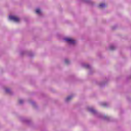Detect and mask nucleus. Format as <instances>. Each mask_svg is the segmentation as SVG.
Returning <instances> with one entry per match:
<instances>
[{
  "mask_svg": "<svg viewBox=\"0 0 131 131\" xmlns=\"http://www.w3.org/2000/svg\"><path fill=\"white\" fill-rule=\"evenodd\" d=\"M103 106H106V103H104V104H103Z\"/></svg>",
  "mask_w": 131,
  "mask_h": 131,
  "instance_id": "obj_11",
  "label": "nucleus"
},
{
  "mask_svg": "<svg viewBox=\"0 0 131 131\" xmlns=\"http://www.w3.org/2000/svg\"><path fill=\"white\" fill-rule=\"evenodd\" d=\"M9 19L10 20H12L14 22H19V21H20V18H19L15 16H12V15L9 16Z\"/></svg>",
  "mask_w": 131,
  "mask_h": 131,
  "instance_id": "obj_1",
  "label": "nucleus"
},
{
  "mask_svg": "<svg viewBox=\"0 0 131 131\" xmlns=\"http://www.w3.org/2000/svg\"><path fill=\"white\" fill-rule=\"evenodd\" d=\"M110 49L112 50H114V47L111 46Z\"/></svg>",
  "mask_w": 131,
  "mask_h": 131,
  "instance_id": "obj_8",
  "label": "nucleus"
},
{
  "mask_svg": "<svg viewBox=\"0 0 131 131\" xmlns=\"http://www.w3.org/2000/svg\"><path fill=\"white\" fill-rule=\"evenodd\" d=\"M72 98V97L71 96H69L66 98V101H69V100H71Z\"/></svg>",
  "mask_w": 131,
  "mask_h": 131,
  "instance_id": "obj_5",
  "label": "nucleus"
},
{
  "mask_svg": "<svg viewBox=\"0 0 131 131\" xmlns=\"http://www.w3.org/2000/svg\"><path fill=\"white\" fill-rule=\"evenodd\" d=\"M90 112H92V113H95V110L93 108H90Z\"/></svg>",
  "mask_w": 131,
  "mask_h": 131,
  "instance_id": "obj_6",
  "label": "nucleus"
},
{
  "mask_svg": "<svg viewBox=\"0 0 131 131\" xmlns=\"http://www.w3.org/2000/svg\"><path fill=\"white\" fill-rule=\"evenodd\" d=\"M6 93H9V92H10V89H6Z\"/></svg>",
  "mask_w": 131,
  "mask_h": 131,
  "instance_id": "obj_9",
  "label": "nucleus"
},
{
  "mask_svg": "<svg viewBox=\"0 0 131 131\" xmlns=\"http://www.w3.org/2000/svg\"><path fill=\"white\" fill-rule=\"evenodd\" d=\"M19 104H22L23 103V100H19Z\"/></svg>",
  "mask_w": 131,
  "mask_h": 131,
  "instance_id": "obj_10",
  "label": "nucleus"
},
{
  "mask_svg": "<svg viewBox=\"0 0 131 131\" xmlns=\"http://www.w3.org/2000/svg\"><path fill=\"white\" fill-rule=\"evenodd\" d=\"M99 8H105V4H101L99 6Z\"/></svg>",
  "mask_w": 131,
  "mask_h": 131,
  "instance_id": "obj_3",
  "label": "nucleus"
},
{
  "mask_svg": "<svg viewBox=\"0 0 131 131\" xmlns=\"http://www.w3.org/2000/svg\"><path fill=\"white\" fill-rule=\"evenodd\" d=\"M65 63H66V64H68V63H69V61L68 60L66 59V60H65Z\"/></svg>",
  "mask_w": 131,
  "mask_h": 131,
  "instance_id": "obj_7",
  "label": "nucleus"
},
{
  "mask_svg": "<svg viewBox=\"0 0 131 131\" xmlns=\"http://www.w3.org/2000/svg\"><path fill=\"white\" fill-rule=\"evenodd\" d=\"M36 14H40V9H37L36 10Z\"/></svg>",
  "mask_w": 131,
  "mask_h": 131,
  "instance_id": "obj_4",
  "label": "nucleus"
},
{
  "mask_svg": "<svg viewBox=\"0 0 131 131\" xmlns=\"http://www.w3.org/2000/svg\"><path fill=\"white\" fill-rule=\"evenodd\" d=\"M64 40H66V41H68L69 43H70L71 45H74L75 43V40L71 38H65Z\"/></svg>",
  "mask_w": 131,
  "mask_h": 131,
  "instance_id": "obj_2",
  "label": "nucleus"
}]
</instances>
